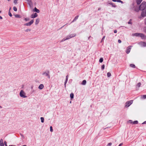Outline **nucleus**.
Listing matches in <instances>:
<instances>
[{
  "label": "nucleus",
  "mask_w": 146,
  "mask_h": 146,
  "mask_svg": "<svg viewBox=\"0 0 146 146\" xmlns=\"http://www.w3.org/2000/svg\"><path fill=\"white\" fill-rule=\"evenodd\" d=\"M146 2L143 1L140 5L139 7V9L140 10H145L146 8Z\"/></svg>",
  "instance_id": "obj_1"
},
{
  "label": "nucleus",
  "mask_w": 146,
  "mask_h": 146,
  "mask_svg": "<svg viewBox=\"0 0 146 146\" xmlns=\"http://www.w3.org/2000/svg\"><path fill=\"white\" fill-rule=\"evenodd\" d=\"M50 72L48 70H46L44 71L42 74L43 76H47L48 78H50V76L49 74Z\"/></svg>",
  "instance_id": "obj_2"
},
{
  "label": "nucleus",
  "mask_w": 146,
  "mask_h": 146,
  "mask_svg": "<svg viewBox=\"0 0 146 146\" xmlns=\"http://www.w3.org/2000/svg\"><path fill=\"white\" fill-rule=\"evenodd\" d=\"M20 96L23 98H26L27 96L25 95L26 94L23 90H21L19 94Z\"/></svg>",
  "instance_id": "obj_3"
},
{
  "label": "nucleus",
  "mask_w": 146,
  "mask_h": 146,
  "mask_svg": "<svg viewBox=\"0 0 146 146\" xmlns=\"http://www.w3.org/2000/svg\"><path fill=\"white\" fill-rule=\"evenodd\" d=\"M133 100H130L127 102L125 103V107H129L133 103Z\"/></svg>",
  "instance_id": "obj_4"
},
{
  "label": "nucleus",
  "mask_w": 146,
  "mask_h": 146,
  "mask_svg": "<svg viewBox=\"0 0 146 146\" xmlns=\"http://www.w3.org/2000/svg\"><path fill=\"white\" fill-rule=\"evenodd\" d=\"M76 35V34H70L66 36L67 38H68V39H69L71 38L75 37Z\"/></svg>",
  "instance_id": "obj_5"
},
{
  "label": "nucleus",
  "mask_w": 146,
  "mask_h": 146,
  "mask_svg": "<svg viewBox=\"0 0 146 146\" xmlns=\"http://www.w3.org/2000/svg\"><path fill=\"white\" fill-rule=\"evenodd\" d=\"M33 22H34L33 19H32V20H31V21L30 22H29V23H28L25 24H24V25L27 26H30L33 23Z\"/></svg>",
  "instance_id": "obj_6"
},
{
  "label": "nucleus",
  "mask_w": 146,
  "mask_h": 146,
  "mask_svg": "<svg viewBox=\"0 0 146 146\" xmlns=\"http://www.w3.org/2000/svg\"><path fill=\"white\" fill-rule=\"evenodd\" d=\"M132 47V46L131 45L129 46L128 47L126 50V52L127 54H129V53Z\"/></svg>",
  "instance_id": "obj_7"
},
{
  "label": "nucleus",
  "mask_w": 146,
  "mask_h": 146,
  "mask_svg": "<svg viewBox=\"0 0 146 146\" xmlns=\"http://www.w3.org/2000/svg\"><path fill=\"white\" fill-rule=\"evenodd\" d=\"M38 16V15L37 13H35L34 14H32L31 15V17L32 18H35Z\"/></svg>",
  "instance_id": "obj_8"
},
{
  "label": "nucleus",
  "mask_w": 146,
  "mask_h": 146,
  "mask_svg": "<svg viewBox=\"0 0 146 146\" xmlns=\"http://www.w3.org/2000/svg\"><path fill=\"white\" fill-rule=\"evenodd\" d=\"M140 36L142 39H145L146 38V36H145L144 34L143 33H140V35H139V36Z\"/></svg>",
  "instance_id": "obj_9"
},
{
  "label": "nucleus",
  "mask_w": 146,
  "mask_h": 146,
  "mask_svg": "<svg viewBox=\"0 0 146 146\" xmlns=\"http://www.w3.org/2000/svg\"><path fill=\"white\" fill-rule=\"evenodd\" d=\"M33 11L34 12H36L37 13H39L40 12L39 10L37 9L36 7H35Z\"/></svg>",
  "instance_id": "obj_10"
},
{
  "label": "nucleus",
  "mask_w": 146,
  "mask_h": 146,
  "mask_svg": "<svg viewBox=\"0 0 146 146\" xmlns=\"http://www.w3.org/2000/svg\"><path fill=\"white\" fill-rule=\"evenodd\" d=\"M44 87V85L43 84H40L38 87V88L40 90L42 89Z\"/></svg>",
  "instance_id": "obj_11"
},
{
  "label": "nucleus",
  "mask_w": 146,
  "mask_h": 146,
  "mask_svg": "<svg viewBox=\"0 0 146 146\" xmlns=\"http://www.w3.org/2000/svg\"><path fill=\"white\" fill-rule=\"evenodd\" d=\"M0 146H4V145L3 143V141L2 139H1L0 140Z\"/></svg>",
  "instance_id": "obj_12"
},
{
  "label": "nucleus",
  "mask_w": 146,
  "mask_h": 146,
  "mask_svg": "<svg viewBox=\"0 0 146 146\" xmlns=\"http://www.w3.org/2000/svg\"><path fill=\"white\" fill-rule=\"evenodd\" d=\"M79 17L78 15L76 16L74 18L73 20L72 21V23L74 22V21H76L78 19V17Z\"/></svg>",
  "instance_id": "obj_13"
},
{
  "label": "nucleus",
  "mask_w": 146,
  "mask_h": 146,
  "mask_svg": "<svg viewBox=\"0 0 146 146\" xmlns=\"http://www.w3.org/2000/svg\"><path fill=\"white\" fill-rule=\"evenodd\" d=\"M140 33H136L133 34V35L136 36H139V35H140Z\"/></svg>",
  "instance_id": "obj_14"
},
{
  "label": "nucleus",
  "mask_w": 146,
  "mask_h": 146,
  "mask_svg": "<svg viewBox=\"0 0 146 146\" xmlns=\"http://www.w3.org/2000/svg\"><path fill=\"white\" fill-rule=\"evenodd\" d=\"M39 22V19H36L35 23V24L36 25H37Z\"/></svg>",
  "instance_id": "obj_15"
},
{
  "label": "nucleus",
  "mask_w": 146,
  "mask_h": 146,
  "mask_svg": "<svg viewBox=\"0 0 146 146\" xmlns=\"http://www.w3.org/2000/svg\"><path fill=\"white\" fill-rule=\"evenodd\" d=\"M141 44L143 46H146V42H141Z\"/></svg>",
  "instance_id": "obj_16"
},
{
  "label": "nucleus",
  "mask_w": 146,
  "mask_h": 146,
  "mask_svg": "<svg viewBox=\"0 0 146 146\" xmlns=\"http://www.w3.org/2000/svg\"><path fill=\"white\" fill-rule=\"evenodd\" d=\"M142 0H137L136 2L137 4L138 5L140 4Z\"/></svg>",
  "instance_id": "obj_17"
},
{
  "label": "nucleus",
  "mask_w": 146,
  "mask_h": 146,
  "mask_svg": "<svg viewBox=\"0 0 146 146\" xmlns=\"http://www.w3.org/2000/svg\"><path fill=\"white\" fill-rule=\"evenodd\" d=\"M86 81L85 80H84L82 81V84L83 85H86Z\"/></svg>",
  "instance_id": "obj_18"
},
{
  "label": "nucleus",
  "mask_w": 146,
  "mask_h": 146,
  "mask_svg": "<svg viewBox=\"0 0 146 146\" xmlns=\"http://www.w3.org/2000/svg\"><path fill=\"white\" fill-rule=\"evenodd\" d=\"M109 4L112 5L113 7H116V6L115 5L114 3H110Z\"/></svg>",
  "instance_id": "obj_19"
},
{
  "label": "nucleus",
  "mask_w": 146,
  "mask_h": 146,
  "mask_svg": "<svg viewBox=\"0 0 146 146\" xmlns=\"http://www.w3.org/2000/svg\"><path fill=\"white\" fill-rule=\"evenodd\" d=\"M15 16L16 18H20L21 17L20 15L18 14H16L15 15Z\"/></svg>",
  "instance_id": "obj_20"
},
{
  "label": "nucleus",
  "mask_w": 146,
  "mask_h": 146,
  "mask_svg": "<svg viewBox=\"0 0 146 146\" xmlns=\"http://www.w3.org/2000/svg\"><path fill=\"white\" fill-rule=\"evenodd\" d=\"M74 95L73 93H71L70 95V96L71 99L74 98Z\"/></svg>",
  "instance_id": "obj_21"
},
{
  "label": "nucleus",
  "mask_w": 146,
  "mask_h": 146,
  "mask_svg": "<svg viewBox=\"0 0 146 146\" xmlns=\"http://www.w3.org/2000/svg\"><path fill=\"white\" fill-rule=\"evenodd\" d=\"M68 39H69L68 38H67V37L66 36L65 38H64L61 41V42H63V41H64L66 40H67Z\"/></svg>",
  "instance_id": "obj_22"
},
{
  "label": "nucleus",
  "mask_w": 146,
  "mask_h": 146,
  "mask_svg": "<svg viewBox=\"0 0 146 146\" xmlns=\"http://www.w3.org/2000/svg\"><path fill=\"white\" fill-rule=\"evenodd\" d=\"M130 66L131 67L133 68H135V65L133 64H131L130 65Z\"/></svg>",
  "instance_id": "obj_23"
},
{
  "label": "nucleus",
  "mask_w": 146,
  "mask_h": 146,
  "mask_svg": "<svg viewBox=\"0 0 146 146\" xmlns=\"http://www.w3.org/2000/svg\"><path fill=\"white\" fill-rule=\"evenodd\" d=\"M11 9V7H10L9 10V15L10 17H11L12 16V15L10 12V10Z\"/></svg>",
  "instance_id": "obj_24"
},
{
  "label": "nucleus",
  "mask_w": 146,
  "mask_h": 146,
  "mask_svg": "<svg viewBox=\"0 0 146 146\" xmlns=\"http://www.w3.org/2000/svg\"><path fill=\"white\" fill-rule=\"evenodd\" d=\"M103 58H100L99 62L100 63H102L103 62Z\"/></svg>",
  "instance_id": "obj_25"
},
{
  "label": "nucleus",
  "mask_w": 146,
  "mask_h": 146,
  "mask_svg": "<svg viewBox=\"0 0 146 146\" xmlns=\"http://www.w3.org/2000/svg\"><path fill=\"white\" fill-rule=\"evenodd\" d=\"M111 76V74L110 72H108L107 73V76L108 77H110Z\"/></svg>",
  "instance_id": "obj_26"
},
{
  "label": "nucleus",
  "mask_w": 146,
  "mask_h": 146,
  "mask_svg": "<svg viewBox=\"0 0 146 146\" xmlns=\"http://www.w3.org/2000/svg\"><path fill=\"white\" fill-rule=\"evenodd\" d=\"M132 124H137L138 123V121H135L132 122Z\"/></svg>",
  "instance_id": "obj_27"
},
{
  "label": "nucleus",
  "mask_w": 146,
  "mask_h": 146,
  "mask_svg": "<svg viewBox=\"0 0 146 146\" xmlns=\"http://www.w3.org/2000/svg\"><path fill=\"white\" fill-rule=\"evenodd\" d=\"M141 85V83L140 82L138 83L137 85V86L139 88L140 87Z\"/></svg>",
  "instance_id": "obj_28"
},
{
  "label": "nucleus",
  "mask_w": 146,
  "mask_h": 146,
  "mask_svg": "<svg viewBox=\"0 0 146 146\" xmlns=\"http://www.w3.org/2000/svg\"><path fill=\"white\" fill-rule=\"evenodd\" d=\"M13 9L15 11H17V9L15 7H13Z\"/></svg>",
  "instance_id": "obj_29"
},
{
  "label": "nucleus",
  "mask_w": 146,
  "mask_h": 146,
  "mask_svg": "<svg viewBox=\"0 0 146 146\" xmlns=\"http://www.w3.org/2000/svg\"><path fill=\"white\" fill-rule=\"evenodd\" d=\"M105 68V66L104 64H103L102 65V67H101V69L102 70H103Z\"/></svg>",
  "instance_id": "obj_30"
},
{
  "label": "nucleus",
  "mask_w": 146,
  "mask_h": 146,
  "mask_svg": "<svg viewBox=\"0 0 146 146\" xmlns=\"http://www.w3.org/2000/svg\"><path fill=\"white\" fill-rule=\"evenodd\" d=\"M29 18H25L24 19V20L26 21H29Z\"/></svg>",
  "instance_id": "obj_31"
},
{
  "label": "nucleus",
  "mask_w": 146,
  "mask_h": 146,
  "mask_svg": "<svg viewBox=\"0 0 146 146\" xmlns=\"http://www.w3.org/2000/svg\"><path fill=\"white\" fill-rule=\"evenodd\" d=\"M131 19H130L129 21L128 22V23L129 24L131 25L132 24V23L131 22Z\"/></svg>",
  "instance_id": "obj_32"
},
{
  "label": "nucleus",
  "mask_w": 146,
  "mask_h": 146,
  "mask_svg": "<svg viewBox=\"0 0 146 146\" xmlns=\"http://www.w3.org/2000/svg\"><path fill=\"white\" fill-rule=\"evenodd\" d=\"M50 131L51 132H52L53 131L52 128V126H50Z\"/></svg>",
  "instance_id": "obj_33"
},
{
  "label": "nucleus",
  "mask_w": 146,
  "mask_h": 146,
  "mask_svg": "<svg viewBox=\"0 0 146 146\" xmlns=\"http://www.w3.org/2000/svg\"><path fill=\"white\" fill-rule=\"evenodd\" d=\"M105 36H103V38H102L101 40V42H102V41H103L105 39Z\"/></svg>",
  "instance_id": "obj_34"
},
{
  "label": "nucleus",
  "mask_w": 146,
  "mask_h": 146,
  "mask_svg": "<svg viewBox=\"0 0 146 146\" xmlns=\"http://www.w3.org/2000/svg\"><path fill=\"white\" fill-rule=\"evenodd\" d=\"M133 122V121H132L131 120H129L128 121V123H131L132 124Z\"/></svg>",
  "instance_id": "obj_35"
},
{
  "label": "nucleus",
  "mask_w": 146,
  "mask_h": 146,
  "mask_svg": "<svg viewBox=\"0 0 146 146\" xmlns=\"http://www.w3.org/2000/svg\"><path fill=\"white\" fill-rule=\"evenodd\" d=\"M112 145L111 143H110L108 144L107 146H111Z\"/></svg>",
  "instance_id": "obj_36"
},
{
  "label": "nucleus",
  "mask_w": 146,
  "mask_h": 146,
  "mask_svg": "<svg viewBox=\"0 0 146 146\" xmlns=\"http://www.w3.org/2000/svg\"><path fill=\"white\" fill-rule=\"evenodd\" d=\"M31 30L30 29H27L25 30V31L26 32H28V31H30Z\"/></svg>",
  "instance_id": "obj_37"
},
{
  "label": "nucleus",
  "mask_w": 146,
  "mask_h": 146,
  "mask_svg": "<svg viewBox=\"0 0 146 146\" xmlns=\"http://www.w3.org/2000/svg\"><path fill=\"white\" fill-rule=\"evenodd\" d=\"M143 98L144 99L146 98V95H143L142 96Z\"/></svg>",
  "instance_id": "obj_38"
},
{
  "label": "nucleus",
  "mask_w": 146,
  "mask_h": 146,
  "mask_svg": "<svg viewBox=\"0 0 146 146\" xmlns=\"http://www.w3.org/2000/svg\"><path fill=\"white\" fill-rule=\"evenodd\" d=\"M18 0H14V3L15 4H16L17 2V1Z\"/></svg>",
  "instance_id": "obj_39"
},
{
  "label": "nucleus",
  "mask_w": 146,
  "mask_h": 146,
  "mask_svg": "<svg viewBox=\"0 0 146 146\" xmlns=\"http://www.w3.org/2000/svg\"><path fill=\"white\" fill-rule=\"evenodd\" d=\"M118 42L119 43H120L121 42V41L120 39H119L118 40Z\"/></svg>",
  "instance_id": "obj_40"
},
{
  "label": "nucleus",
  "mask_w": 146,
  "mask_h": 146,
  "mask_svg": "<svg viewBox=\"0 0 146 146\" xmlns=\"http://www.w3.org/2000/svg\"><path fill=\"white\" fill-rule=\"evenodd\" d=\"M4 144L5 145V146H7V142L6 141H5L4 142Z\"/></svg>",
  "instance_id": "obj_41"
},
{
  "label": "nucleus",
  "mask_w": 146,
  "mask_h": 146,
  "mask_svg": "<svg viewBox=\"0 0 146 146\" xmlns=\"http://www.w3.org/2000/svg\"><path fill=\"white\" fill-rule=\"evenodd\" d=\"M67 82L66 81H65V82H64V86H65V87H66V84L67 83Z\"/></svg>",
  "instance_id": "obj_42"
},
{
  "label": "nucleus",
  "mask_w": 146,
  "mask_h": 146,
  "mask_svg": "<svg viewBox=\"0 0 146 146\" xmlns=\"http://www.w3.org/2000/svg\"><path fill=\"white\" fill-rule=\"evenodd\" d=\"M117 32V30H114V33H116Z\"/></svg>",
  "instance_id": "obj_43"
},
{
  "label": "nucleus",
  "mask_w": 146,
  "mask_h": 146,
  "mask_svg": "<svg viewBox=\"0 0 146 146\" xmlns=\"http://www.w3.org/2000/svg\"><path fill=\"white\" fill-rule=\"evenodd\" d=\"M41 119V121L43 123L44 122V119Z\"/></svg>",
  "instance_id": "obj_44"
},
{
  "label": "nucleus",
  "mask_w": 146,
  "mask_h": 146,
  "mask_svg": "<svg viewBox=\"0 0 146 146\" xmlns=\"http://www.w3.org/2000/svg\"><path fill=\"white\" fill-rule=\"evenodd\" d=\"M145 24V25H146V18H145V21H144Z\"/></svg>",
  "instance_id": "obj_45"
},
{
  "label": "nucleus",
  "mask_w": 146,
  "mask_h": 146,
  "mask_svg": "<svg viewBox=\"0 0 146 146\" xmlns=\"http://www.w3.org/2000/svg\"><path fill=\"white\" fill-rule=\"evenodd\" d=\"M123 143H120V144H119L118 146H121L122 145H123Z\"/></svg>",
  "instance_id": "obj_46"
},
{
  "label": "nucleus",
  "mask_w": 146,
  "mask_h": 146,
  "mask_svg": "<svg viewBox=\"0 0 146 146\" xmlns=\"http://www.w3.org/2000/svg\"><path fill=\"white\" fill-rule=\"evenodd\" d=\"M26 1L29 2H31V0H26Z\"/></svg>",
  "instance_id": "obj_47"
},
{
  "label": "nucleus",
  "mask_w": 146,
  "mask_h": 146,
  "mask_svg": "<svg viewBox=\"0 0 146 146\" xmlns=\"http://www.w3.org/2000/svg\"><path fill=\"white\" fill-rule=\"evenodd\" d=\"M146 123V121L144 122L142 124H145Z\"/></svg>",
  "instance_id": "obj_48"
},
{
  "label": "nucleus",
  "mask_w": 146,
  "mask_h": 146,
  "mask_svg": "<svg viewBox=\"0 0 146 146\" xmlns=\"http://www.w3.org/2000/svg\"><path fill=\"white\" fill-rule=\"evenodd\" d=\"M121 1V0H117V2H120Z\"/></svg>",
  "instance_id": "obj_49"
},
{
  "label": "nucleus",
  "mask_w": 146,
  "mask_h": 146,
  "mask_svg": "<svg viewBox=\"0 0 146 146\" xmlns=\"http://www.w3.org/2000/svg\"><path fill=\"white\" fill-rule=\"evenodd\" d=\"M34 91V90L33 89L32 91V92L31 93V94H33V92Z\"/></svg>",
  "instance_id": "obj_50"
},
{
  "label": "nucleus",
  "mask_w": 146,
  "mask_h": 146,
  "mask_svg": "<svg viewBox=\"0 0 146 146\" xmlns=\"http://www.w3.org/2000/svg\"><path fill=\"white\" fill-rule=\"evenodd\" d=\"M66 79H68V75H67L66 77Z\"/></svg>",
  "instance_id": "obj_51"
},
{
  "label": "nucleus",
  "mask_w": 146,
  "mask_h": 146,
  "mask_svg": "<svg viewBox=\"0 0 146 146\" xmlns=\"http://www.w3.org/2000/svg\"><path fill=\"white\" fill-rule=\"evenodd\" d=\"M112 0L113 2H117V0Z\"/></svg>",
  "instance_id": "obj_52"
},
{
  "label": "nucleus",
  "mask_w": 146,
  "mask_h": 146,
  "mask_svg": "<svg viewBox=\"0 0 146 146\" xmlns=\"http://www.w3.org/2000/svg\"><path fill=\"white\" fill-rule=\"evenodd\" d=\"M33 86H31V88L32 89H33Z\"/></svg>",
  "instance_id": "obj_53"
},
{
  "label": "nucleus",
  "mask_w": 146,
  "mask_h": 146,
  "mask_svg": "<svg viewBox=\"0 0 146 146\" xmlns=\"http://www.w3.org/2000/svg\"><path fill=\"white\" fill-rule=\"evenodd\" d=\"M120 3H123V1H122L121 0V1L120 2Z\"/></svg>",
  "instance_id": "obj_54"
},
{
  "label": "nucleus",
  "mask_w": 146,
  "mask_h": 146,
  "mask_svg": "<svg viewBox=\"0 0 146 146\" xmlns=\"http://www.w3.org/2000/svg\"><path fill=\"white\" fill-rule=\"evenodd\" d=\"M2 19V17L1 16H0V19Z\"/></svg>",
  "instance_id": "obj_55"
},
{
  "label": "nucleus",
  "mask_w": 146,
  "mask_h": 146,
  "mask_svg": "<svg viewBox=\"0 0 146 146\" xmlns=\"http://www.w3.org/2000/svg\"><path fill=\"white\" fill-rule=\"evenodd\" d=\"M68 80V79H66L65 81H66L67 82Z\"/></svg>",
  "instance_id": "obj_56"
},
{
  "label": "nucleus",
  "mask_w": 146,
  "mask_h": 146,
  "mask_svg": "<svg viewBox=\"0 0 146 146\" xmlns=\"http://www.w3.org/2000/svg\"><path fill=\"white\" fill-rule=\"evenodd\" d=\"M40 119H44V117H41L40 118Z\"/></svg>",
  "instance_id": "obj_57"
},
{
  "label": "nucleus",
  "mask_w": 146,
  "mask_h": 146,
  "mask_svg": "<svg viewBox=\"0 0 146 146\" xmlns=\"http://www.w3.org/2000/svg\"><path fill=\"white\" fill-rule=\"evenodd\" d=\"M9 146H16L15 145H9Z\"/></svg>",
  "instance_id": "obj_58"
},
{
  "label": "nucleus",
  "mask_w": 146,
  "mask_h": 146,
  "mask_svg": "<svg viewBox=\"0 0 146 146\" xmlns=\"http://www.w3.org/2000/svg\"><path fill=\"white\" fill-rule=\"evenodd\" d=\"M64 25L62 27H61V28H62V27H64Z\"/></svg>",
  "instance_id": "obj_59"
},
{
  "label": "nucleus",
  "mask_w": 146,
  "mask_h": 146,
  "mask_svg": "<svg viewBox=\"0 0 146 146\" xmlns=\"http://www.w3.org/2000/svg\"><path fill=\"white\" fill-rule=\"evenodd\" d=\"M0 108H2V107L1 106H0Z\"/></svg>",
  "instance_id": "obj_60"
},
{
  "label": "nucleus",
  "mask_w": 146,
  "mask_h": 146,
  "mask_svg": "<svg viewBox=\"0 0 146 146\" xmlns=\"http://www.w3.org/2000/svg\"><path fill=\"white\" fill-rule=\"evenodd\" d=\"M145 33H146V29H145Z\"/></svg>",
  "instance_id": "obj_61"
},
{
  "label": "nucleus",
  "mask_w": 146,
  "mask_h": 146,
  "mask_svg": "<svg viewBox=\"0 0 146 146\" xmlns=\"http://www.w3.org/2000/svg\"><path fill=\"white\" fill-rule=\"evenodd\" d=\"M136 12H138V11H136V10H135Z\"/></svg>",
  "instance_id": "obj_62"
},
{
  "label": "nucleus",
  "mask_w": 146,
  "mask_h": 146,
  "mask_svg": "<svg viewBox=\"0 0 146 146\" xmlns=\"http://www.w3.org/2000/svg\"><path fill=\"white\" fill-rule=\"evenodd\" d=\"M11 0H7V1H11Z\"/></svg>",
  "instance_id": "obj_63"
},
{
  "label": "nucleus",
  "mask_w": 146,
  "mask_h": 146,
  "mask_svg": "<svg viewBox=\"0 0 146 146\" xmlns=\"http://www.w3.org/2000/svg\"><path fill=\"white\" fill-rule=\"evenodd\" d=\"M100 8H99V9H98V10H100Z\"/></svg>",
  "instance_id": "obj_64"
}]
</instances>
